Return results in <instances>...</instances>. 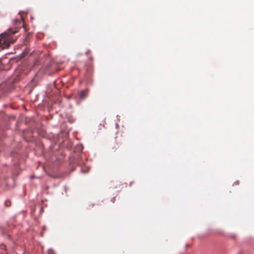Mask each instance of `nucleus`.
Segmentation results:
<instances>
[{
    "mask_svg": "<svg viewBox=\"0 0 254 254\" xmlns=\"http://www.w3.org/2000/svg\"><path fill=\"white\" fill-rule=\"evenodd\" d=\"M10 36L9 34L4 33L0 35V46L2 48H7L10 43L14 41H11Z\"/></svg>",
    "mask_w": 254,
    "mask_h": 254,
    "instance_id": "nucleus-1",
    "label": "nucleus"
},
{
    "mask_svg": "<svg viewBox=\"0 0 254 254\" xmlns=\"http://www.w3.org/2000/svg\"><path fill=\"white\" fill-rule=\"evenodd\" d=\"M87 92L86 90H82L79 94V97L80 99H83L87 96Z\"/></svg>",
    "mask_w": 254,
    "mask_h": 254,
    "instance_id": "nucleus-2",
    "label": "nucleus"
},
{
    "mask_svg": "<svg viewBox=\"0 0 254 254\" xmlns=\"http://www.w3.org/2000/svg\"><path fill=\"white\" fill-rule=\"evenodd\" d=\"M17 32V30H15V31H13V30H9V33H11V34H14L15 33H16Z\"/></svg>",
    "mask_w": 254,
    "mask_h": 254,
    "instance_id": "nucleus-3",
    "label": "nucleus"
},
{
    "mask_svg": "<svg viewBox=\"0 0 254 254\" xmlns=\"http://www.w3.org/2000/svg\"><path fill=\"white\" fill-rule=\"evenodd\" d=\"M8 203H10V201L7 200V201H6L5 202V205L6 206H8L9 205L8 204Z\"/></svg>",
    "mask_w": 254,
    "mask_h": 254,
    "instance_id": "nucleus-4",
    "label": "nucleus"
},
{
    "mask_svg": "<svg viewBox=\"0 0 254 254\" xmlns=\"http://www.w3.org/2000/svg\"><path fill=\"white\" fill-rule=\"evenodd\" d=\"M115 200V197L112 198V199H111V201H112L113 203H114Z\"/></svg>",
    "mask_w": 254,
    "mask_h": 254,
    "instance_id": "nucleus-5",
    "label": "nucleus"
}]
</instances>
